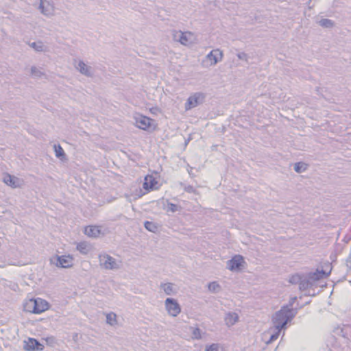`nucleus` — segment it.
<instances>
[{"mask_svg":"<svg viewBox=\"0 0 351 351\" xmlns=\"http://www.w3.org/2000/svg\"><path fill=\"white\" fill-rule=\"evenodd\" d=\"M307 169V165L304 162H299L294 164V170L297 173H302Z\"/></svg>","mask_w":351,"mask_h":351,"instance_id":"393cba45","label":"nucleus"},{"mask_svg":"<svg viewBox=\"0 0 351 351\" xmlns=\"http://www.w3.org/2000/svg\"><path fill=\"white\" fill-rule=\"evenodd\" d=\"M160 287L163 289L165 293L169 295H173L176 292L174 289L173 284L170 282L162 283L161 284Z\"/></svg>","mask_w":351,"mask_h":351,"instance_id":"6ab92c4d","label":"nucleus"},{"mask_svg":"<svg viewBox=\"0 0 351 351\" xmlns=\"http://www.w3.org/2000/svg\"><path fill=\"white\" fill-rule=\"evenodd\" d=\"M205 99L204 94L202 93H196L193 95L190 96L186 103V109L189 110L196 107L199 104H202Z\"/></svg>","mask_w":351,"mask_h":351,"instance_id":"39448f33","label":"nucleus"},{"mask_svg":"<svg viewBox=\"0 0 351 351\" xmlns=\"http://www.w3.org/2000/svg\"><path fill=\"white\" fill-rule=\"evenodd\" d=\"M297 313L298 309L289 310L287 306H282L280 310L277 311L273 317V322L276 329L281 331Z\"/></svg>","mask_w":351,"mask_h":351,"instance_id":"f257e3e1","label":"nucleus"},{"mask_svg":"<svg viewBox=\"0 0 351 351\" xmlns=\"http://www.w3.org/2000/svg\"><path fill=\"white\" fill-rule=\"evenodd\" d=\"M331 271L332 267L328 265L327 269H317L315 271L308 273L307 276L314 285L316 281L327 278L330 274Z\"/></svg>","mask_w":351,"mask_h":351,"instance_id":"20e7f679","label":"nucleus"},{"mask_svg":"<svg viewBox=\"0 0 351 351\" xmlns=\"http://www.w3.org/2000/svg\"><path fill=\"white\" fill-rule=\"evenodd\" d=\"M23 348L26 351H41L44 349V346L37 339L29 338L27 341H24Z\"/></svg>","mask_w":351,"mask_h":351,"instance_id":"6e6552de","label":"nucleus"},{"mask_svg":"<svg viewBox=\"0 0 351 351\" xmlns=\"http://www.w3.org/2000/svg\"><path fill=\"white\" fill-rule=\"evenodd\" d=\"M54 151L56 153V156L61 160L66 157V154L62 147L60 145H54Z\"/></svg>","mask_w":351,"mask_h":351,"instance_id":"412c9836","label":"nucleus"},{"mask_svg":"<svg viewBox=\"0 0 351 351\" xmlns=\"http://www.w3.org/2000/svg\"><path fill=\"white\" fill-rule=\"evenodd\" d=\"M39 9L41 13L47 16H51L53 14L54 8L52 4L45 0H40Z\"/></svg>","mask_w":351,"mask_h":351,"instance_id":"9d476101","label":"nucleus"},{"mask_svg":"<svg viewBox=\"0 0 351 351\" xmlns=\"http://www.w3.org/2000/svg\"><path fill=\"white\" fill-rule=\"evenodd\" d=\"M165 307L169 315L173 317L177 316L181 311L179 304L173 298H168L166 299Z\"/></svg>","mask_w":351,"mask_h":351,"instance_id":"0eeeda50","label":"nucleus"},{"mask_svg":"<svg viewBox=\"0 0 351 351\" xmlns=\"http://www.w3.org/2000/svg\"><path fill=\"white\" fill-rule=\"evenodd\" d=\"M29 46L37 51H44V45L41 42H33L29 44Z\"/></svg>","mask_w":351,"mask_h":351,"instance_id":"bb28decb","label":"nucleus"},{"mask_svg":"<svg viewBox=\"0 0 351 351\" xmlns=\"http://www.w3.org/2000/svg\"><path fill=\"white\" fill-rule=\"evenodd\" d=\"M19 178L14 176L7 174L3 178V182L8 186L12 188H16L19 186Z\"/></svg>","mask_w":351,"mask_h":351,"instance_id":"dca6fc26","label":"nucleus"},{"mask_svg":"<svg viewBox=\"0 0 351 351\" xmlns=\"http://www.w3.org/2000/svg\"><path fill=\"white\" fill-rule=\"evenodd\" d=\"M208 289L213 292H217L220 289V286L216 282H212L208 284Z\"/></svg>","mask_w":351,"mask_h":351,"instance_id":"c85d7f7f","label":"nucleus"},{"mask_svg":"<svg viewBox=\"0 0 351 351\" xmlns=\"http://www.w3.org/2000/svg\"><path fill=\"white\" fill-rule=\"evenodd\" d=\"M280 332V331H278L277 330V331L275 333L272 334L270 336L269 339L267 340L266 343L267 344H269V343H272L273 341H274L275 340H276L278 338V337H279Z\"/></svg>","mask_w":351,"mask_h":351,"instance_id":"72a5a7b5","label":"nucleus"},{"mask_svg":"<svg viewBox=\"0 0 351 351\" xmlns=\"http://www.w3.org/2000/svg\"><path fill=\"white\" fill-rule=\"evenodd\" d=\"M31 73L32 75L36 77H40L44 73L36 66H32L31 68Z\"/></svg>","mask_w":351,"mask_h":351,"instance_id":"c756f323","label":"nucleus"},{"mask_svg":"<svg viewBox=\"0 0 351 351\" xmlns=\"http://www.w3.org/2000/svg\"><path fill=\"white\" fill-rule=\"evenodd\" d=\"M202 331L199 328H193L192 330L193 338L195 339H202Z\"/></svg>","mask_w":351,"mask_h":351,"instance_id":"7c9ffc66","label":"nucleus"},{"mask_svg":"<svg viewBox=\"0 0 351 351\" xmlns=\"http://www.w3.org/2000/svg\"><path fill=\"white\" fill-rule=\"evenodd\" d=\"M207 58L213 62V64H216L217 62L222 60L223 53L218 49H213L207 55Z\"/></svg>","mask_w":351,"mask_h":351,"instance_id":"ddd939ff","label":"nucleus"},{"mask_svg":"<svg viewBox=\"0 0 351 351\" xmlns=\"http://www.w3.org/2000/svg\"><path fill=\"white\" fill-rule=\"evenodd\" d=\"M117 316L114 313H109L106 315V322L110 326H114L117 324Z\"/></svg>","mask_w":351,"mask_h":351,"instance_id":"a878e982","label":"nucleus"},{"mask_svg":"<svg viewBox=\"0 0 351 351\" xmlns=\"http://www.w3.org/2000/svg\"><path fill=\"white\" fill-rule=\"evenodd\" d=\"M346 265L348 268H351V251L348 258L346 259Z\"/></svg>","mask_w":351,"mask_h":351,"instance_id":"4c0bfd02","label":"nucleus"},{"mask_svg":"<svg viewBox=\"0 0 351 351\" xmlns=\"http://www.w3.org/2000/svg\"><path fill=\"white\" fill-rule=\"evenodd\" d=\"M175 39L184 45H187L190 43L187 34L182 32H179L175 34Z\"/></svg>","mask_w":351,"mask_h":351,"instance_id":"f3484780","label":"nucleus"},{"mask_svg":"<svg viewBox=\"0 0 351 351\" xmlns=\"http://www.w3.org/2000/svg\"><path fill=\"white\" fill-rule=\"evenodd\" d=\"M329 265L331 267V264L329 262L324 263L323 265H322V269H327V265Z\"/></svg>","mask_w":351,"mask_h":351,"instance_id":"58836bf2","label":"nucleus"},{"mask_svg":"<svg viewBox=\"0 0 351 351\" xmlns=\"http://www.w3.org/2000/svg\"><path fill=\"white\" fill-rule=\"evenodd\" d=\"M179 208H180V206H178L177 204L169 202L167 204V211H171L172 213H175L178 210Z\"/></svg>","mask_w":351,"mask_h":351,"instance_id":"2f4dec72","label":"nucleus"},{"mask_svg":"<svg viewBox=\"0 0 351 351\" xmlns=\"http://www.w3.org/2000/svg\"><path fill=\"white\" fill-rule=\"evenodd\" d=\"M184 191L190 193H196V189L191 185L185 186Z\"/></svg>","mask_w":351,"mask_h":351,"instance_id":"e433bc0d","label":"nucleus"},{"mask_svg":"<svg viewBox=\"0 0 351 351\" xmlns=\"http://www.w3.org/2000/svg\"><path fill=\"white\" fill-rule=\"evenodd\" d=\"M238 319V315L235 313H228L226 317V322L228 325L234 324Z\"/></svg>","mask_w":351,"mask_h":351,"instance_id":"aec40b11","label":"nucleus"},{"mask_svg":"<svg viewBox=\"0 0 351 351\" xmlns=\"http://www.w3.org/2000/svg\"><path fill=\"white\" fill-rule=\"evenodd\" d=\"M302 278V276L300 275L296 274L294 275H292L289 278V282L291 284H300L301 280Z\"/></svg>","mask_w":351,"mask_h":351,"instance_id":"cd10ccee","label":"nucleus"},{"mask_svg":"<svg viewBox=\"0 0 351 351\" xmlns=\"http://www.w3.org/2000/svg\"><path fill=\"white\" fill-rule=\"evenodd\" d=\"M296 300H297V298H296V297H292V298H291V299H290V300H289V303H288L287 304L285 305L284 306H287V308H289V310H290V309H294V308H293V304L295 303V302L296 301ZM295 309H297V308H295Z\"/></svg>","mask_w":351,"mask_h":351,"instance_id":"f704fd0d","label":"nucleus"},{"mask_svg":"<svg viewBox=\"0 0 351 351\" xmlns=\"http://www.w3.org/2000/svg\"><path fill=\"white\" fill-rule=\"evenodd\" d=\"M75 67L82 74L87 77H91L93 75L92 67L86 64L83 61H79Z\"/></svg>","mask_w":351,"mask_h":351,"instance_id":"f8f14e48","label":"nucleus"},{"mask_svg":"<svg viewBox=\"0 0 351 351\" xmlns=\"http://www.w3.org/2000/svg\"><path fill=\"white\" fill-rule=\"evenodd\" d=\"M98 258L100 266L106 269H115L119 268V264L116 259L107 254H99Z\"/></svg>","mask_w":351,"mask_h":351,"instance_id":"7ed1b4c3","label":"nucleus"},{"mask_svg":"<svg viewBox=\"0 0 351 351\" xmlns=\"http://www.w3.org/2000/svg\"><path fill=\"white\" fill-rule=\"evenodd\" d=\"M319 25L326 28L332 27L335 25V22L330 19H322L319 21Z\"/></svg>","mask_w":351,"mask_h":351,"instance_id":"5701e85b","label":"nucleus"},{"mask_svg":"<svg viewBox=\"0 0 351 351\" xmlns=\"http://www.w3.org/2000/svg\"><path fill=\"white\" fill-rule=\"evenodd\" d=\"M243 263V256L241 255H236L228 261L227 267L231 271L239 270L240 269Z\"/></svg>","mask_w":351,"mask_h":351,"instance_id":"1a4fd4ad","label":"nucleus"},{"mask_svg":"<svg viewBox=\"0 0 351 351\" xmlns=\"http://www.w3.org/2000/svg\"><path fill=\"white\" fill-rule=\"evenodd\" d=\"M77 250L82 254H86L89 252L90 247L86 242H80L77 245Z\"/></svg>","mask_w":351,"mask_h":351,"instance_id":"4be33fe9","label":"nucleus"},{"mask_svg":"<svg viewBox=\"0 0 351 351\" xmlns=\"http://www.w3.org/2000/svg\"><path fill=\"white\" fill-rule=\"evenodd\" d=\"M152 121L147 117L141 115L136 118V124L138 128L145 130L151 126Z\"/></svg>","mask_w":351,"mask_h":351,"instance_id":"9b49d317","label":"nucleus"},{"mask_svg":"<svg viewBox=\"0 0 351 351\" xmlns=\"http://www.w3.org/2000/svg\"><path fill=\"white\" fill-rule=\"evenodd\" d=\"M205 351H220V346L218 343H213L206 346Z\"/></svg>","mask_w":351,"mask_h":351,"instance_id":"473e14b6","label":"nucleus"},{"mask_svg":"<svg viewBox=\"0 0 351 351\" xmlns=\"http://www.w3.org/2000/svg\"><path fill=\"white\" fill-rule=\"evenodd\" d=\"M84 234L89 237H98L101 234L99 226H88L84 229Z\"/></svg>","mask_w":351,"mask_h":351,"instance_id":"4468645a","label":"nucleus"},{"mask_svg":"<svg viewBox=\"0 0 351 351\" xmlns=\"http://www.w3.org/2000/svg\"><path fill=\"white\" fill-rule=\"evenodd\" d=\"M51 261L58 267L68 268L73 265V258L70 256H56Z\"/></svg>","mask_w":351,"mask_h":351,"instance_id":"423d86ee","label":"nucleus"},{"mask_svg":"<svg viewBox=\"0 0 351 351\" xmlns=\"http://www.w3.org/2000/svg\"><path fill=\"white\" fill-rule=\"evenodd\" d=\"M158 182L152 176H147L145 178V182L143 183V188L146 190L156 189V185Z\"/></svg>","mask_w":351,"mask_h":351,"instance_id":"2eb2a0df","label":"nucleus"},{"mask_svg":"<svg viewBox=\"0 0 351 351\" xmlns=\"http://www.w3.org/2000/svg\"><path fill=\"white\" fill-rule=\"evenodd\" d=\"M237 57L241 60H245L247 62L248 60V56L245 52H240L237 54Z\"/></svg>","mask_w":351,"mask_h":351,"instance_id":"c9c22d12","label":"nucleus"},{"mask_svg":"<svg viewBox=\"0 0 351 351\" xmlns=\"http://www.w3.org/2000/svg\"><path fill=\"white\" fill-rule=\"evenodd\" d=\"M49 303L41 298L32 299L26 304L27 311L34 314H40L49 308Z\"/></svg>","mask_w":351,"mask_h":351,"instance_id":"f03ea898","label":"nucleus"},{"mask_svg":"<svg viewBox=\"0 0 351 351\" xmlns=\"http://www.w3.org/2000/svg\"><path fill=\"white\" fill-rule=\"evenodd\" d=\"M312 286H313V282L310 280L308 276H306L304 278H302L299 284V289L301 291H305Z\"/></svg>","mask_w":351,"mask_h":351,"instance_id":"a211bd4d","label":"nucleus"},{"mask_svg":"<svg viewBox=\"0 0 351 351\" xmlns=\"http://www.w3.org/2000/svg\"><path fill=\"white\" fill-rule=\"evenodd\" d=\"M144 226L148 231L152 232H156L158 230L157 225L152 221H145Z\"/></svg>","mask_w":351,"mask_h":351,"instance_id":"b1692460","label":"nucleus"}]
</instances>
